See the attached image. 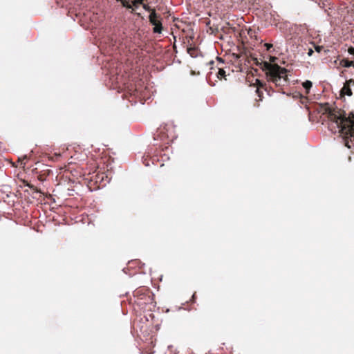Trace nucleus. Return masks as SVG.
I'll use <instances>...</instances> for the list:
<instances>
[{"label":"nucleus","mask_w":354,"mask_h":354,"mask_svg":"<svg viewBox=\"0 0 354 354\" xmlns=\"http://www.w3.org/2000/svg\"><path fill=\"white\" fill-rule=\"evenodd\" d=\"M348 53L350 54V55H354V47L353 46H351L348 48Z\"/></svg>","instance_id":"obj_16"},{"label":"nucleus","mask_w":354,"mask_h":354,"mask_svg":"<svg viewBox=\"0 0 354 354\" xmlns=\"http://www.w3.org/2000/svg\"><path fill=\"white\" fill-rule=\"evenodd\" d=\"M256 84L257 85V88L256 89V93L258 94V95L261 97L263 93L260 91V88H263L264 86V84L262 83L260 80H256Z\"/></svg>","instance_id":"obj_9"},{"label":"nucleus","mask_w":354,"mask_h":354,"mask_svg":"<svg viewBox=\"0 0 354 354\" xmlns=\"http://www.w3.org/2000/svg\"><path fill=\"white\" fill-rule=\"evenodd\" d=\"M23 183L25 186H27L30 189H32L33 191L36 192H39V193H41V190L37 189V187H35V185L29 183L28 181L26 180H23Z\"/></svg>","instance_id":"obj_11"},{"label":"nucleus","mask_w":354,"mask_h":354,"mask_svg":"<svg viewBox=\"0 0 354 354\" xmlns=\"http://www.w3.org/2000/svg\"><path fill=\"white\" fill-rule=\"evenodd\" d=\"M91 169L89 170L88 174H91V171H93V176L89 179V183L91 184V187L92 185H95L93 189H100L104 187L106 183L109 182V178L108 176L104 172H97V169L98 167L97 166L96 162L93 160L90 163Z\"/></svg>","instance_id":"obj_3"},{"label":"nucleus","mask_w":354,"mask_h":354,"mask_svg":"<svg viewBox=\"0 0 354 354\" xmlns=\"http://www.w3.org/2000/svg\"><path fill=\"white\" fill-rule=\"evenodd\" d=\"M304 88L306 89V94L309 93V91L313 86V83L310 80H306L302 84Z\"/></svg>","instance_id":"obj_10"},{"label":"nucleus","mask_w":354,"mask_h":354,"mask_svg":"<svg viewBox=\"0 0 354 354\" xmlns=\"http://www.w3.org/2000/svg\"><path fill=\"white\" fill-rule=\"evenodd\" d=\"M145 0H136V3H139L140 4H143V1Z\"/></svg>","instance_id":"obj_20"},{"label":"nucleus","mask_w":354,"mask_h":354,"mask_svg":"<svg viewBox=\"0 0 354 354\" xmlns=\"http://www.w3.org/2000/svg\"><path fill=\"white\" fill-rule=\"evenodd\" d=\"M313 53H314L313 50L312 48H309L308 51V56H312Z\"/></svg>","instance_id":"obj_17"},{"label":"nucleus","mask_w":354,"mask_h":354,"mask_svg":"<svg viewBox=\"0 0 354 354\" xmlns=\"http://www.w3.org/2000/svg\"><path fill=\"white\" fill-rule=\"evenodd\" d=\"M261 65L262 69L266 71L268 81L274 83L276 86L282 87L288 83V71L285 68L268 62H263Z\"/></svg>","instance_id":"obj_2"},{"label":"nucleus","mask_w":354,"mask_h":354,"mask_svg":"<svg viewBox=\"0 0 354 354\" xmlns=\"http://www.w3.org/2000/svg\"><path fill=\"white\" fill-rule=\"evenodd\" d=\"M142 291L147 292V294L150 293L149 290L148 288H138L134 291V295L138 296L139 295H141Z\"/></svg>","instance_id":"obj_12"},{"label":"nucleus","mask_w":354,"mask_h":354,"mask_svg":"<svg viewBox=\"0 0 354 354\" xmlns=\"http://www.w3.org/2000/svg\"><path fill=\"white\" fill-rule=\"evenodd\" d=\"M138 4H140L139 3H136V0L133 1H132V6H135V7H137L138 6Z\"/></svg>","instance_id":"obj_19"},{"label":"nucleus","mask_w":354,"mask_h":354,"mask_svg":"<svg viewBox=\"0 0 354 354\" xmlns=\"http://www.w3.org/2000/svg\"><path fill=\"white\" fill-rule=\"evenodd\" d=\"M32 171L35 172L36 174H38L37 179L39 181H41V182L46 180V176H48L50 174V169H46V170H44V171H41L40 173H39V171H37V168L33 169Z\"/></svg>","instance_id":"obj_5"},{"label":"nucleus","mask_w":354,"mask_h":354,"mask_svg":"<svg viewBox=\"0 0 354 354\" xmlns=\"http://www.w3.org/2000/svg\"><path fill=\"white\" fill-rule=\"evenodd\" d=\"M323 49V46H315V50L317 52V53H320Z\"/></svg>","instance_id":"obj_15"},{"label":"nucleus","mask_w":354,"mask_h":354,"mask_svg":"<svg viewBox=\"0 0 354 354\" xmlns=\"http://www.w3.org/2000/svg\"><path fill=\"white\" fill-rule=\"evenodd\" d=\"M211 69L215 71V74H216V77H218V79H219V80H222V79L226 80V78H225L226 74H225V70L223 68H222L221 67H218L217 68V71H216V69H214L213 68H212Z\"/></svg>","instance_id":"obj_7"},{"label":"nucleus","mask_w":354,"mask_h":354,"mask_svg":"<svg viewBox=\"0 0 354 354\" xmlns=\"http://www.w3.org/2000/svg\"><path fill=\"white\" fill-rule=\"evenodd\" d=\"M353 67H354V62H353Z\"/></svg>","instance_id":"obj_22"},{"label":"nucleus","mask_w":354,"mask_h":354,"mask_svg":"<svg viewBox=\"0 0 354 354\" xmlns=\"http://www.w3.org/2000/svg\"><path fill=\"white\" fill-rule=\"evenodd\" d=\"M325 111L328 113V120L336 125L343 136L354 139V121L350 117L346 118L341 110L327 107Z\"/></svg>","instance_id":"obj_1"},{"label":"nucleus","mask_w":354,"mask_h":354,"mask_svg":"<svg viewBox=\"0 0 354 354\" xmlns=\"http://www.w3.org/2000/svg\"><path fill=\"white\" fill-rule=\"evenodd\" d=\"M353 82V80H350L346 82V83L344 84V85L341 91L342 94L347 95L348 96L352 95V91L350 88V83H351Z\"/></svg>","instance_id":"obj_6"},{"label":"nucleus","mask_w":354,"mask_h":354,"mask_svg":"<svg viewBox=\"0 0 354 354\" xmlns=\"http://www.w3.org/2000/svg\"><path fill=\"white\" fill-rule=\"evenodd\" d=\"M117 1H120L123 7H125L129 9L132 8V5L131 3H129V2L127 0H117Z\"/></svg>","instance_id":"obj_13"},{"label":"nucleus","mask_w":354,"mask_h":354,"mask_svg":"<svg viewBox=\"0 0 354 354\" xmlns=\"http://www.w3.org/2000/svg\"><path fill=\"white\" fill-rule=\"evenodd\" d=\"M340 65L346 68L353 66V61H349L346 59H343L340 61Z\"/></svg>","instance_id":"obj_8"},{"label":"nucleus","mask_w":354,"mask_h":354,"mask_svg":"<svg viewBox=\"0 0 354 354\" xmlns=\"http://www.w3.org/2000/svg\"><path fill=\"white\" fill-rule=\"evenodd\" d=\"M149 19L150 24L153 26V32L154 33L160 34L162 31V25L160 21V15L156 12V10H153L149 16Z\"/></svg>","instance_id":"obj_4"},{"label":"nucleus","mask_w":354,"mask_h":354,"mask_svg":"<svg viewBox=\"0 0 354 354\" xmlns=\"http://www.w3.org/2000/svg\"><path fill=\"white\" fill-rule=\"evenodd\" d=\"M265 46L266 47L267 50H269L270 48L272 47V44L266 43L265 44Z\"/></svg>","instance_id":"obj_18"},{"label":"nucleus","mask_w":354,"mask_h":354,"mask_svg":"<svg viewBox=\"0 0 354 354\" xmlns=\"http://www.w3.org/2000/svg\"><path fill=\"white\" fill-rule=\"evenodd\" d=\"M217 59H218V61H219L220 62H221L222 64H223V62L222 61L221 58H220V57H217Z\"/></svg>","instance_id":"obj_21"},{"label":"nucleus","mask_w":354,"mask_h":354,"mask_svg":"<svg viewBox=\"0 0 354 354\" xmlns=\"http://www.w3.org/2000/svg\"><path fill=\"white\" fill-rule=\"evenodd\" d=\"M142 6H143V8L146 10V11H148V12H150V13L153 11V10H155L154 9H152L149 5L147 4H142Z\"/></svg>","instance_id":"obj_14"}]
</instances>
